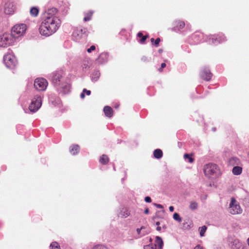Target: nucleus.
Returning <instances> with one entry per match:
<instances>
[{"mask_svg": "<svg viewBox=\"0 0 249 249\" xmlns=\"http://www.w3.org/2000/svg\"><path fill=\"white\" fill-rule=\"evenodd\" d=\"M57 10L55 8L49 9L45 15L39 28L40 34L45 36H49L55 33L61 25V20L52 13H55Z\"/></svg>", "mask_w": 249, "mask_h": 249, "instance_id": "f257e3e1", "label": "nucleus"}, {"mask_svg": "<svg viewBox=\"0 0 249 249\" xmlns=\"http://www.w3.org/2000/svg\"><path fill=\"white\" fill-rule=\"evenodd\" d=\"M203 171L205 176L209 178H215L220 174L218 166L212 163L206 164L204 166Z\"/></svg>", "mask_w": 249, "mask_h": 249, "instance_id": "f03ea898", "label": "nucleus"}, {"mask_svg": "<svg viewBox=\"0 0 249 249\" xmlns=\"http://www.w3.org/2000/svg\"><path fill=\"white\" fill-rule=\"evenodd\" d=\"M26 29V25L25 24H16L12 28L10 35H12V36L15 39V38L23 36L25 33Z\"/></svg>", "mask_w": 249, "mask_h": 249, "instance_id": "7ed1b4c3", "label": "nucleus"}, {"mask_svg": "<svg viewBox=\"0 0 249 249\" xmlns=\"http://www.w3.org/2000/svg\"><path fill=\"white\" fill-rule=\"evenodd\" d=\"M15 39L10 34L5 33L0 35V47H7L14 44Z\"/></svg>", "mask_w": 249, "mask_h": 249, "instance_id": "20e7f679", "label": "nucleus"}, {"mask_svg": "<svg viewBox=\"0 0 249 249\" xmlns=\"http://www.w3.org/2000/svg\"><path fill=\"white\" fill-rule=\"evenodd\" d=\"M229 211L232 214H240L242 212V209L239 203L234 197L231 198L229 207Z\"/></svg>", "mask_w": 249, "mask_h": 249, "instance_id": "39448f33", "label": "nucleus"}, {"mask_svg": "<svg viewBox=\"0 0 249 249\" xmlns=\"http://www.w3.org/2000/svg\"><path fill=\"white\" fill-rule=\"evenodd\" d=\"M42 105V98L40 95H36L32 100L29 109L32 112H35L41 107Z\"/></svg>", "mask_w": 249, "mask_h": 249, "instance_id": "423d86ee", "label": "nucleus"}, {"mask_svg": "<svg viewBox=\"0 0 249 249\" xmlns=\"http://www.w3.org/2000/svg\"><path fill=\"white\" fill-rule=\"evenodd\" d=\"M3 61L5 66L10 69H13L17 64L15 56L10 53L6 54L4 56Z\"/></svg>", "mask_w": 249, "mask_h": 249, "instance_id": "0eeeda50", "label": "nucleus"}, {"mask_svg": "<svg viewBox=\"0 0 249 249\" xmlns=\"http://www.w3.org/2000/svg\"><path fill=\"white\" fill-rule=\"evenodd\" d=\"M52 81L55 87L60 85V83L64 81L63 71L60 70L53 73Z\"/></svg>", "mask_w": 249, "mask_h": 249, "instance_id": "6e6552de", "label": "nucleus"}, {"mask_svg": "<svg viewBox=\"0 0 249 249\" xmlns=\"http://www.w3.org/2000/svg\"><path fill=\"white\" fill-rule=\"evenodd\" d=\"M48 85L47 81L43 78L36 79L34 82V87L38 91H44Z\"/></svg>", "mask_w": 249, "mask_h": 249, "instance_id": "1a4fd4ad", "label": "nucleus"}, {"mask_svg": "<svg viewBox=\"0 0 249 249\" xmlns=\"http://www.w3.org/2000/svg\"><path fill=\"white\" fill-rule=\"evenodd\" d=\"M86 31L87 30L86 28H82L81 27L76 28L74 29L72 33V37L73 39L76 41H79L83 37V36H85Z\"/></svg>", "mask_w": 249, "mask_h": 249, "instance_id": "9d476101", "label": "nucleus"}, {"mask_svg": "<svg viewBox=\"0 0 249 249\" xmlns=\"http://www.w3.org/2000/svg\"><path fill=\"white\" fill-rule=\"evenodd\" d=\"M226 40L224 36L212 35L210 36L208 41L210 44L217 45Z\"/></svg>", "mask_w": 249, "mask_h": 249, "instance_id": "9b49d317", "label": "nucleus"}, {"mask_svg": "<svg viewBox=\"0 0 249 249\" xmlns=\"http://www.w3.org/2000/svg\"><path fill=\"white\" fill-rule=\"evenodd\" d=\"M58 92L62 94L68 93L70 90V85L64 81L60 85L55 87Z\"/></svg>", "mask_w": 249, "mask_h": 249, "instance_id": "f8f14e48", "label": "nucleus"}, {"mask_svg": "<svg viewBox=\"0 0 249 249\" xmlns=\"http://www.w3.org/2000/svg\"><path fill=\"white\" fill-rule=\"evenodd\" d=\"M200 77L206 81H209L212 77V73L209 69L204 68L200 73Z\"/></svg>", "mask_w": 249, "mask_h": 249, "instance_id": "ddd939ff", "label": "nucleus"}, {"mask_svg": "<svg viewBox=\"0 0 249 249\" xmlns=\"http://www.w3.org/2000/svg\"><path fill=\"white\" fill-rule=\"evenodd\" d=\"M15 6L14 4L11 2L5 3L4 5V12L8 15L13 14L15 11Z\"/></svg>", "mask_w": 249, "mask_h": 249, "instance_id": "4468645a", "label": "nucleus"}, {"mask_svg": "<svg viewBox=\"0 0 249 249\" xmlns=\"http://www.w3.org/2000/svg\"><path fill=\"white\" fill-rule=\"evenodd\" d=\"M232 249H244L242 243L238 239H235L231 243Z\"/></svg>", "mask_w": 249, "mask_h": 249, "instance_id": "2eb2a0df", "label": "nucleus"}, {"mask_svg": "<svg viewBox=\"0 0 249 249\" xmlns=\"http://www.w3.org/2000/svg\"><path fill=\"white\" fill-rule=\"evenodd\" d=\"M108 59V55L107 53H102L97 58V61L102 64L107 61Z\"/></svg>", "mask_w": 249, "mask_h": 249, "instance_id": "dca6fc26", "label": "nucleus"}, {"mask_svg": "<svg viewBox=\"0 0 249 249\" xmlns=\"http://www.w3.org/2000/svg\"><path fill=\"white\" fill-rule=\"evenodd\" d=\"M184 26V22L181 21H176L175 26L172 28V30L174 31H178L180 29L183 28Z\"/></svg>", "mask_w": 249, "mask_h": 249, "instance_id": "f3484780", "label": "nucleus"}, {"mask_svg": "<svg viewBox=\"0 0 249 249\" xmlns=\"http://www.w3.org/2000/svg\"><path fill=\"white\" fill-rule=\"evenodd\" d=\"M104 112L106 116L111 118L113 116V111L112 108L109 106H105L104 108Z\"/></svg>", "mask_w": 249, "mask_h": 249, "instance_id": "a211bd4d", "label": "nucleus"}, {"mask_svg": "<svg viewBox=\"0 0 249 249\" xmlns=\"http://www.w3.org/2000/svg\"><path fill=\"white\" fill-rule=\"evenodd\" d=\"M100 76V73L99 71L95 70L94 71L91 75V80L93 82H96L99 78Z\"/></svg>", "mask_w": 249, "mask_h": 249, "instance_id": "6ab92c4d", "label": "nucleus"}, {"mask_svg": "<svg viewBox=\"0 0 249 249\" xmlns=\"http://www.w3.org/2000/svg\"><path fill=\"white\" fill-rule=\"evenodd\" d=\"M230 164L231 165H239L240 163V160L237 157H232L229 160Z\"/></svg>", "mask_w": 249, "mask_h": 249, "instance_id": "aec40b11", "label": "nucleus"}, {"mask_svg": "<svg viewBox=\"0 0 249 249\" xmlns=\"http://www.w3.org/2000/svg\"><path fill=\"white\" fill-rule=\"evenodd\" d=\"M145 229L144 227H142L141 228H138L136 230L137 234L139 235L140 237H142L144 236L147 234H148V231H145L144 230Z\"/></svg>", "mask_w": 249, "mask_h": 249, "instance_id": "412c9836", "label": "nucleus"}, {"mask_svg": "<svg viewBox=\"0 0 249 249\" xmlns=\"http://www.w3.org/2000/svg\"><path fill=\"white\" fill-rule=\"evenodd\" d=\"M39 13V9L37 7H32L30 10V14L31 16L36 17L38 16Z\"/></svg>", "mask_w": 249, "mask_h": 249, "instance_id": "4be33fe9", "label": "nucleus"}, {"mask_svg": "<svg viewBox=\"0 0 249 249\" xmlns=\"http://www.w3.org/2000/svg\"><path fill=\"white\" fill-rule=\"evenodd\" d=\"M79 146L77 144L73 145L70 148V152L73 155L76 154L79 152Z\"/></svg>", "mask_w": 249, "mask_h": 249, "instance_id": "5701e85b", "label": "nucleus"}, {"mask_svg": "<svg viewBox=\"0 0 249 249\" xmlns=\"http://www.w3.org/2000/svg\"><path fill=\"white\" fill-rule=\"evenodd\" d=\"M153 155L155 158L159 159L162 157L163 153L161 150L157 149L154 151Z\"/></svg>", "mask_w": 249, "mask_h": 249, "instance_id": "b1692460", "label": "nucleus"}, {"mask_svg": "<svg viewBox=\"0 0 249 249\" xmlns=\"http://www.w3.org/2000/svg\"><path fill=\"white\" fill-rule=\"evenodd\" d=\"M155 242L156 244L155 245H156V247L158 246L159 249H161L163 244L161 238L159 236H157Z\"/></svg>", "mask_w": 249, "mask_h": 249, "instance_id": "393cba45", "label": "nucleus"}, {"mask_svg": "<svg viewBox=\"0 0 249 249\" xmlns=\"http://www.w3.org/2000/svg\"><path fill=\"white\" fill-rule=\"evenodd\" d=\"M242 168L239 166H236L232 169V173L234 175H239L242 173Z\"/></svg>", "mask_w": 249, "mask_h": 249, "instance_id": "a878e982", "label": "nucleus"}, {"mask_svg": "<svg viewBox=\"0 0 249 249\" xmlns=\"http://www.w3.org/2000/svg\"><path fill=\"white\" fill-rule=\"evenodd\" d=\"M109 161V159L106 155H103L100 158L99 161L102 164H106Z\"/></svg>", "mask_w": 249, "mask_h": 249, "instance_id": "bb28decb", "label": "nucleus"}, {"mask_svg": "<svg viewBox=\"0 0 249 249\" xmlns=\"http://www.w3.org/2000/svg\"><path fill=\"white\" fill-rule=\"evenodd\" d=\"M137 36L138 37L141 38V40H140V42L141 44L144 43L145 40L148 37V36H143V34L141 32L138 33Z\"/></svg>", "mask_w": 249, "mask_h": 249, "instance_id": "cd10ccee", "label": "nucleus"}, {"mask_svg": "<svg viewBox=\"0 0 249 249\" xmlns=\"http://www.w3.org/2000/svg\"><path fill=\"white\" fill-rule=\"evenodd\" d=\"M92 14L93 12L91 11H90L89 13L86 14L84 18V21L86 22L90 20L91 18Z\"/></svg>", "mask_w": 249, "mask_h": 249, "instance_id": "c85d7f7f", "label": "nucleus"}, {"mask_svg": "<svg viewBox=\"0 0 249 249\" xmlns=\"http://www.w3.org/2000/svg\"><path fill=\"white\" fill-rule=\"evenodd\" d=\"M198 207L197 203L195 201H192L190 203L189 208L191 210H195L197 209Z\"/></svg>", "mask_w": 249, "mask_h": 249, "instance_id": "c756f323", "label": "nucleus"}, {"mask_svg": "<svg viewBox=\"0 0 249 249\" xmlns=\"http://www.w3.org/2000/svg\"><path fill=\"white\" fill-rule=\"evenodd\" d=\"M173 218L175 220L177 221L178 222H181L182 218L180 217L178 213H175L173 214Z\"/></svg>", "mask_w": 249, "mask_h": 249, "instance_id": "7c9ffc66", "label": "nucleus"}, {"mask_svg": "<svg viewBox=\"0 0 249 249\" xmlns=\"http://www.w3.org/2000/svg\"><path fill=\"white\" fill-rule=\"evenodd\" d=\"M92 249H108V248L103 244H98L94 246Z\"/></svg>", "mask_w": 249, "mask_h": 249, "instance_id": "2f4dec72", "label": "nucleus"}, {"mask_svg": "<svg viewBox=\"0 0 249 249\" xmlns=\"http://www.w3.org/2000/svg\"><path fill=\"white\" fill-rule=\"evenodd\" d=\"M51 249H60V246L58 243L56 242H53L50 245Z\"/></svg>", "mask_w": 249, "mask_h": 249, "instance_id": "473e14b6", "label": "nucleus"}, {"mask_svg": "<svg viewBox=\"0 0 249 249\" xmlns=\"http://www.w3.org/2000/svg\"><path fill=\"white\" fill-rule=\"evenodd\" d=\"M184 158L186 160H188L190 163H192L194 161V159L188 154H185L184 155Z\"/></svg>", "mask_w": 249, "mask_h": 249, "instance_id": "72a5a7b5", "label": "nucleus"}, {"mask_svg": "<svg viewBox=\"0 0 249 249\" xmlns=\"http://www.w3.org/2000/svg\"><path fill=\"white\" fill-rule=\"evenodd\" d=\"M144 249H157L156 245L154 244H150L148 245L144 246Z\"/></svg>", "mask_w": 249, "mask_h": 249, "instance_id": "f704fd0d", "label": "nucleus"}, {"mask_svg": "<svg viewBox=\"0 0 249 249\" xmlns=\"http://www.w3.org/2000/svg\"><path fill=\"white\" fill-rule=\"evenodd\" d=\"M122 215L124 217H127L130 214V213L128 210H123L121 212Z\"/></svg>", "mask_w": 249, "mask_h": 249, "instance_id": "c9c22d12", "label": "nucleus"}, {"mask_svg": "<svg viewBox=\"0 0 249 249\" xmlns=\"http://www.w3.org/2000/svg\"><path fill=\"white\" fill-rule=\"evenodd\" d=\"M207 227L205 226H203L200 228V236H203L204 235L205 232L206 231Z\"/></svg>", "mask_w": 249, "mask_h": 249, "instance_id": "e433bc0d", "label": "nucleus"}, {"mask_svg": "<svg viewBox=\"0 0 249 249\" xmlns=\"http://www.w3.org/2000/svg\"><path fill=\"white\" fill-rule=\"evenodd\" d=\"M95 49V46L94 45H92L88 49L87 52L89 53H90L92 51H94Z\"/></svg>", "mask_w": 249, "mask_h": 249, "instance_id": "4c0bfd02", "label": "nucleus"}, {"mask_svg": "<svg viewBox=\"0 0 249 249\" xmlns=\"http://www.w3.org/2000/svg\"><path fill=\"white\" fill-rule=\"evenodd\" d=\"M160 38H157L155 40V42H154V45L156 46H159V43L160 42Z\"/></svg>", "mask_w": 249, "mask_h": 249, "instance_id": "58836bf2", "label": "nucleus"}, {"mask_svg": "<svg viewBox=\"0 0 249 249\" xmlns=\"http://www.w3.org/2000/svg\"><path fill=\"white\" fill-rule=\"evenodd\" d=\"M144 200L147 203H150L151 202V199L149 196H146L144 198Z\"/></svg>", "mask_w": 249, "mask_h": 249, "instance_id": "ea45409f", "label": "nucleus"}, {"mask_svg": "<svg viewBox=\"0 0 249 249\" xmlns=\"http://www.w3.org/2000/svg\"><path fill=\"white\" fill-rule=\"evenodd\" d=\"M166 67V64L164 63H162L161 64V68L159 69V71L161 72L162 71V69L164 68H165Z\"/></svg>", "mask_w": 249, "mask_h": 249, "instance_id": "a19ab883", "label": "nucleus"}, {"mask_svg": "<svg viewBox=\"0 0 249 249\" xmlns=\"http://www.w3.org/2000/svg\"><path fill=\"white\" fill-rule=\"evenodd\" d=\"M83 91L84 93H86L87 95H89L91 93V92L90 90H87L86 89H84L83 90Z\"/></svg>", "mask_w": 249, "mask_h": 249, "instance_id": "79ce46f5", "label": "nucleus"}, {"mask_svg": "<svg viewBox=\"0 0 249 249\" xmlns=\"http://www.w3.org/2000/svg\"><path fill=\"white\" fill-rule=\"evenodd\" d=\"M154 205L159 209H162L163 206L161 204L154 203Z\"/></svg>", "mask_w": 249, "mask_h": 249, "instance_id": "37998d69", "label": "nucleus"}, {"mask_svg": "<svg viewBox=\"0 0 249 249\" xmlns=\"http://www.w3.org/2000/svg\"><path fill=\"white\" fill-rule=\"evenodd\" d=\"M194 249H203V248L199 245L196 246Z\"/></svg>", "mask_w": 249, "mask_h": 249, "instance_id": "c03bdc74", "label": "nucleus"}, {"mask_svg": "<svg viewBox=\"0 0 249 249\" xmlns=\"http://www.w3.org/2000/svg\"><path fill=\"white\" fill-rule=\"evenodd\" d=\"M85 95V93L83 91L81 94H80V97L82 98V99H83L84 98Z\"/></svg>", "mask_w": 249, "mask_h": 249, "instance_id": "a18cd8bd", "label": "nucleus"}, {"mask_svg": "<svg viewBox=\"0 0 249 249\" xmlns=\"http://www.w3.org/2000/svg\"><path fill=\"white\" fill-rule=\"evenodd\" d=\"M169 209L170 212H173L174 210V208L173 206H171L169 207Z\"/></svg>", "mask_w": 249, "mask_h": 249, "instance_id": "49530a36", "label": "nucleus"}, {"mask_svg": "<svg viewBox=\"0 0 249 249\" xmlns=\"http://www.w3.org/2000/svg\"><path fill=\"white\" fill-rule=\"evenodd\" d=\"M144 213L145 214H148L149 213V209L148 208H146L145 210H144Z\"/></svg>", "mask_w": 249, "mask_h": 249, "instance_id": "de8ad7c7", "label": "nucleus"}, {"mask_svg": "<svg viewBox=\"0 0 249 249\" xmlns=\"http://www.w3.org/2000/svg\"><path fill=\"white\" fill-rule=\"evenodd\" d=\"M156 230L158 231H160L161 230V227L160 226H158Z\"/></svg>", "mask_w": 249, "mask_h": 249, "instance_id": "09e8293b", "label": "nucleus"}, {"mask_svg": "<svg viewBox=\"0 0 249 249\" xmlns=\"http://www.w3.org/2000/svg\"><path fill=\"white\" fill-rule=\"evenodd\" d=\"M156 224V225H157L158 226H159V225H160V222H157Z\"/></svg>", "mask_w": 249, "mask_h": 249, "instance_id": "8fccbe9b", "label": "nucleus"}, {"mask_svg": "<svg viewBox=\"0 0 249 249\" xmlns=\"http://www.w3.org/2000/svg\"><path fill=\"white\" fill-rule=\"evenodd\" d=\"M154 39L153 38H152L151 39V42H154Z\"/></svg>", "mask_w": 249, "mask_h": 249, "instance_id": "3c124183", "label": "nucleus"}, {"mask_svg": "<svg viewBox=\"0 0 249 249\" xmlns=\"http://www.w3.org/2000/svg\"><path fill=\"white\" fill-rule=\"evenodd\" d=\"M142 59L144 61H145L146 60V57H143L142 58Z\"/></svg>", "mask_w": 249, "mask_h": 249, "instance_id": "603ef678", "label": "nucleus"}, {"mask_svg": "<svg viewBox=\"0 0 249 249\" xmlns=\"http://www.w3.org/2000/svg\"><path fill=\"white\" fill-rule=\"evenodd\" d=\"M162 228L164 229H165L166 228V227L165 225H164L162 226Z\"/></svg>", "mask_w": 249, "mask_h": 249, "instance_id": "864d4df0", "label": "nucleus"}, {"mask_svg": "<svg viewBox=\"0 0 249 249\" xmlns=\"http://www.w3.org/2000/svg\"><path fill=\"white\" fill-rule=\"evenodd\" d=\"M213 131H215V128H213Z\"/></svg>", "mask_w": 249, "mask_h": 249, "instance_id": "5fc2aeb1", "label": "nucleus"}]
</instances>
